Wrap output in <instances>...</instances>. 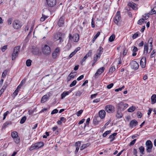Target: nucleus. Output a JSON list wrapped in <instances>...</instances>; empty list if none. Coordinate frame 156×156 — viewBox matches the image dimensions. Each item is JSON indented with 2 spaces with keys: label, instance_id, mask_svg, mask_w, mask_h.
<instances>
[{
  "label": "nucleus",
  "instance_id": "f257e3e1",
  "mask_svg": "<svg viewBox=\"0 0 156 156\" xmlns=\"http://www.w3.org/2000/svg\"><path fill=\"white\" fill-rule=\"evenodd\" d=\"M47 4L48 7L52 8L49 9L50 12L53 13L55 12L56 10L55 7L56 3V0H46Z\"/></svg>",
  "mask_w": 156,
  "mask_h": 156
},
{
  "label": "nucleus",
  "instance_id": "f03ea898",
  "mask_svg": "<svg viewBox=\"0 0 156 156\" xmlns=\"http://www.w3.org/2000/svg\"><path fill=\"white\" fill-rule=\"evenodd\" d=\"M44 145V143L42 142H39L32 144L29 148L30 151L34 149H37L43 147Z\"/></svg>",
  "mask_w": 156,
  "mask_h": 156
},
{
  "label": "nucleus",
  "instance_id": "7ed1b4c3",
  "mask_svg": "<svg viewBox=\"0 0 156 156\" xmlns=\"http://www.w3.org/2000/svg\"><path fill=\"white\" fill-rule=\"evenodd\" d=\"M42 51L43 54L48 55L51 53V50L50 46L47 44H45L42 48Z\"/></svg>",
  "mask_w": 156,
  "mask_h": 156
},
{
  "label": "nucleus",
  "instance_id": "20e7f679",
  "mask_svg": "<svg viewBox=\"0 0 156 156\" xmlns=\"http://www.w3.org/2000/svg\"><path fill=\"white\" fill-rule=\"evenodd\" d=\"M20 46L15 47L14 49L12 55V60H14L15 58L18 56V53L20 51Z\"/></svg>",
  "mask_w": 156,
  "mask_h": 156
},
{
  "label": "nucleus",
  "instance_id": "39448f33",
  "mask_svg": "<svg viewBox=\"0 0 156 156\" xmlns=\"http://www.w3.org/2000/svg\"><path fill=\"white\" fill-rule=\"evenodd\" d=\"M146 150L148 153H150L152 151V148L153 147V144L151 141L148 140L146 142Z\"/></svg>",
  "mask_w": 156,
  "mask_h": 156
},
{
  "label": "nucleus",
  "instance_id": "423d86ee",
  "mask_svg": "<svg viewBox=\"0 0 156 156\" xmlns=\"http://www.w3.org/2000/svg\"><path fill=\"white\" fill-rule=\"evenodd\" d=\"M12 25L13 28L16 29H20L22 25L21 21L17 20H14Z\"/></svg>",
  "mask_w": 156,
  "mask_h": 156
},
{
  "label": "nucleus",
  "instance_id": "0eeeda50",
  "mask_svg": "<svg viewBox=\"0 0 156 156\" xmlns=\"http://www.w3.org/2000/svg\"><path fill=\"white\" fill-rule=\"evenodd\" d=\"M105 110L108 113H112L115 111V108L114 106L112 105H108L105 106Z\"/></svg>",
  "mask_w": 156,
  "mask_h": 156
},
{
  "label": "nucleus",
  "instance_id": "6e6552de",
  "mask_svg": "<svg viewBox=\"0 0 156 156\" xmlns=\"http://www.w3.org/2000/svg\"><path fill=\"white\" fill-rule=\"evenodd\" d=\"M79 36L78 34H75L73 36L71 34H69V39L73 41L74 42H77L79 40Z\"/></svg>",
  "mask_w": 156,
  "mask_h": 156
},
{
  "label": "nucleus",
  "instance_id": "1a4fd4ad",
  "mask_svg": "<svg viewBox=\"0 0 156 156\" xmlns=\"http://www.w3.org/2000/svg\"><path fill=\"white\" fill-rule=\"evenodd\" d=\"M105 67H102L98 69L95 73L94 76H93L94 79H97L104 72L105 70Z\"/></svg>",
  "mask_w": 156,
  "mask_h": 156
},
{
  "label": "nucleus",
  "instance_id": "9d476101",
  "mask_svg": "<svg viewBox=\"0 0 156 156\" xmlns=\"http://www.w3.org/2000/svg\"><path fill=\"white\" fill-rule=\"evenodd\" d=\"M62 33L60 32H59L54 35V40L55 41H57L59 40V42H61L63 41L62 38Z\"/></svg>",
  "mask_w": 156,
  "mask_h": 156
},
{
  "label": "nucleus",
  "instance_id": "9b49d317",
  "mask_svg": "<svg viewBox=\"0 0 156 156\" xmlns=\"http://www.w3.org/2000/svg\"><path fill=\"white\" fill-rule=\"evenodd\" d=\"M139 64L136 61H132L130 63L131 68L133 69L136 70L139 67Z\"/></svg>",
  "mask_w": 156,
  "mask_h": 156
},
{
  "label": "nucleus",
  "instance_id": "f8f14e48",
  "mask_svg": "<svg viewBox=\"0 0 156 156\" xmlns=\"http://www.w3.org/2000/svg\"><path fill=\"white\" fill-rule=\"evenodd\" d=\"M114 19V20L115 23L116 24H118L120 20L121 19L120 12H117Z\"/></svg>",
  "mask_w": 156,
  "mask_h": 156
},
{
  "label": "nucleus",
  "instance_id": "ddd939ff",
  "mask_svg": "<svg viewBox=\"0 0 156 156\" xmlns=\"http://www.w3.org/2000/svg\"><path fill=\"white\" fill-rule=\"evenodd\" d=\"M101 119L98 116H95L94 117L93 119V123L94 124L97 125L100 122Z\"/></svg>",
  "mask_w": 156,
  "mask_h": 156
},
{
  "label": "nucleus",
  "instance_id": "4468645a",
  "mask_svg": "<svg viewBox=\"0 0 156 156\" xmlns=\"http://www.w3.org/2000/svg\"><path fill=\"white\" fill-rule=\"evenodd\" d=\"M146 62V58L143 57L140 61V65L142 68H144L145 67Z\"/></svg>",
  "mask_w": 156,
  "mask_h": 156
},
{
  "label": "nucleus",
  "instance_id": "2eb2a0df",
  "mask_svg": "<svg viewBox=\"0 0 156 156\" xmlns=\"http://www.w3.org/2000/svg\"><path fill=\"white\" fill-rule=\"evenodd\" d=\"M106 112L104 110H101L99 112L98 115L99 117L101 119H103L104 118Z\"/></svg>",
  "mask_w": 156,
  "mask_h": 156
},
{
  "label": "nucleus",
  "instance_id": "dca6fc26",
  "mask_svg": "<svg viewBox=\"0 0 156 156\" xmlns=\"http://www.w3.org/2000/svg\"><path fill=\"white\" fill-rule=\"evenodd\" d=\"M64 18L62 17H61L58 22V26L60 27L62 26L64 24Z\"/></svg>",
  "mask_w": 156,
  "mask_h": 156
},
{
  "label": "nucleus",
  "instance_id": "f3484780",
  "mask_svg": "<svg viewBox=\"0 0 156 156\" xmlns=\"http://www.w3.org/2000/svg\"><path fill=\"white\" fill-rule=\"evenodd\" d=\"M138 124L137 122L135 120H131L129 123L130 127L133 128V126H136Z\"/></svg>",
  "mask_w": 156,
  "mask_h": 156
},
{
  "label": "nucleus",
  "instance_id": "a211bd4d",
  "mask_svg": "<svg viewBox=\"0 0 156 156\" xmlns=\"http://www.w3.org/2000/svg\"><path fill=\"white\" fill-rule=\"evenodd\" d=\"M80 144L81 143L80 141H78L75 143V146L76 147V150L75 152V154H77L78 152L80 147Z\"/></svg>",
  "mask_w": 156,
  "mask_h": 156
},
{
  "label": "nucleus",
  "instance_id": "6ab92c4d",
  "mask_svg": "<svg viewBox=\"0 0 156 156\" xmlns=\"http://www.w3.org/2000/svg\"><path fill=\"white\" fill-rule=\"evenodd\" d=\"M103 48L101 47L100 46L97 51L96 55L100 57L101 55L103 52Z\"/></svg>",
  "mask_w": 156,
  "mask_h": 156
},
{
  "label": "nucleus",
  "instance_id": "aec40b11",
  "mask_svg": "<svg viewBox=\"0 0 156 156\" xmlns=\"http://www.w3.org/2000/svg\"><path fill=\"white\" fill-rule=\"evenodd\" d=\"M12 122L10 121H7L4 123L2 127V129H5L8 126L11 125Z\"/></svg>",
  "mask_w": 156,
  "mask_h": 156
},
{
  "label": "nucleus",
  "instance_id": "412c9836",
  "mask_svg": "<svg viewBox=\"0 0 156 156\" xmlns=\"http://www.w3.org/2000/svg\"><path fill=\"white\" fill-rule=\"evenodd\" d=\"M71 92V90L63 92L61 94V99H63L66 95H68Z\"/></svg>",
  "mask_w": 156,
  "mask_h": 156
},
{
  "label": "nucleus",
  "instance_id": "4be33fe9",
  "mask_svg": "<svg viewBox=\"0 0 156 156\" xmlns=\"http://www.w3.org/2000/svg\"><path fill=\"white\" fill-rule=\"evenodd\" d=\"M48 99V96L46 95L43 96L41 100V103H44Z\"/></svg>",
  "mask_w": 156,
  "mask_h": 156
},
{
  "label": "nucleus",
  "instance_id": "5701e85b",
  "mask_svg": "<svg viewBox=\"0 0 156 156\" xmlns=\"http://www.w3.org/2000/svg\"><path fill=\"white\" fill-rule=\"evenodd\" d=\"M123 115L121 111L118 110L116 115V117L118 119H120L122 117Z\"/></svg>",
  "mask_w": 156,
  "mask_h": 156
},
{
  "label": "nucleus",
  "instance_id": "b1692460",
  "mask_svg": "<svg viewBox=\"0 0 156 156\" xmlns=\"http://www.w3.org/2000/svg\"><path fill=\"white\" fill-rule=\"evenodd\" d=\"M66 119L64 117H62L60 118V120L57 122V123L58 125H61L62 122H65L66 121Z\"/></svg>",
  "mask_w": 156,
  "mask_h": 156
},
{
  "label": "nucleus",
  "instance_id": "393cba45",
  "mask_svg": "<svg viewBox=\"0 0 156 156\" xmlns=\"http://www.w3.org/2000/svg\"><path fill=\"white\" fill-rule=\"evenodd\" d=\"M151 103L152 104H154L156 101V95L153 94L151 98Z\"/></svg>",
  "mask_w": 156,
  "mask_h": 156
},
{
  "label": "nucleus",
  "instance_id": "a878e982",
  "mask_svg": "<svg viewBox=\"0 0 156 156\" xmlns=\"http://www.w3.org/2000/svg\"><path fill=\"white\" fill-rule=\"evenodd\" d=\"M117 134V133H114L113 134H111L109 136V138L112 139L110 141H112L115 139V136Z\"/></svg>",
  "mask_w": 156,
  "mask_h": 156
},
{
  "label": "nucleus",
  "instance_id": "bb28decb",
  "mask_svg": "<svg viewBox=\"0 0 156 156\" xmlns=\"http://www.w3.org/2000/svg\"><path fill=\"white\" fill-rule=\"evenodd\" d=\"M118 105L119 109L123 111V108H124V103L121 102Z\"/></svg>",
  "mask_w": 156,
  "mask_h": 156
},
{
  "label": "nucleus",
  "instance_id": "cd10ccee",
  "mask_svg": "<svg viewBox=\"0 0 156 156\" xmlns=\"http://www.w3.org/2000/svg\"><path fill=\"white\" fill-rule=\"evenodd\" d=\"M76 72L73 73L71 72L68 76V77L70 78V79L73 78L76 76Z\"/></svg>",
  "mask_w": 156,
  "mask_h": 156
},
{
  "label": "nucleus",
  "instance_id": "c85d7f7f",
  "mask_svg": "<svg viewBox=\"0 0 156 156\" xmlns=\"http://www.w3.org/2000/svg\"><path fill=\"white\" fill-rule=\"evenodd\" d=\"M148 45H147V43H145L144 45V53L145 54L146 53V54L148 52Z\"/></svg>",
  "mask_w": 156,
  "mask_h": 156
},
{
  "label": "nucleus",
  "instance_id": "c756f323",
  "mask_svg": "<svg viewBox=\"0 0 156 156\" xmlns=\"http://www.w3.org/2000/svg\"><path fill=\"white\" fill-rule=\"evenodd\" d=\"M18 136V133L16 131H13L11 133V136L13 138H16Z\"/></svg>",
  "mask_w": 156,
  "mask_h": 156
},
{
  "label": "nucleus",
  "instance_id": "7c9ffc66",
  "mask_svg": "<svg viewBox=\"0 0 156 156\" xmlns=\"http://www.w3.org/2000/svg\"><path fill=\"white\" fill-rule=\"evenodd\" d=\"M90 145V144L89 143H87L85 144H84L82 145V146L80 147V150L82 151L84 149Z\"/></svg>",
  "mask_w": 156,
  "mask_h": 156
},
{
  "label": "nucleus",
  "instance_id": "2f4dec72",
  "mask_svg": "<svg viewBox=\"0 0 156 156\" xmlns=\"http://www.w3.org/2000/svg\"><path fill=\"white\" fill-rule=\"evenodd\" d=\"M100 34V32H98L97 33V34L94 36L92 40V42L93 43H94V41L99 36V35Z\"/></svg>",
  "mask_w": 156,
  "mask_h": 156
},
{
  "label": "nucleus",
  "instance_id": "473e14b6",
  "mask_svg": "<svg viewBox=\"0 0 156 156\" xmlns=\"http://www.w3.org/2000/svg\"><path fill=\"white\" fill-rule=\"evenodd\" d=\"M135 110V108L133 106H132L128 109V111L129 112H133Z\"/></svg>",
  "mask_w": 156,
  "mask_h": 156
},
{
  "label": "nucleus",
  "instance_id": "72a5a7b5",
  "mask_svg": "<svg viewBox=\"0 0 156 156\" xmlns=\"http://www.w3.org/2000/svg\"><path fill=\"white\" fill-rule=\"evenodd\" d=\"M129 6L131 7L133 9L136 10V5L134 3H130L128 4Z\"/></svg>",
  "mask_w": 156,
  "mask_h": 156
},
{
  "label": "nucleus",
  "instance_id": "f704fd0d",
  "mask_svg": "<svg viewBox=\"0 0 156 156\" xmlns=\"http://www.w3.org/2000/svg\"><path fill=\"white\" fill-rule=\"evenodd\" d=\"M7 86L8 82H5L4 83V85L3 86L2 88L1 89V90L4 91L5 90Z\"/></svg>",
  "mask_w": 156,
  "mask_h": 156
},
{
  "label": "nucleus",
  "instance_id": "c9c22d12",
  "mask_svg": "<svg viewBox=\"0 0 156 156\" xmlns=\"http://www.w3.org/2000/svg\"><path fill=\"white\" fill-rule=\"evenodd\" d=\"M139 149L140 152L142 154H144V147L143 146H141L139 147Z\"/></svg>",
  "mask_w": 156,
  "mask_h": 156
},
{
  "label": "nucleus",
  "instance_id": "e433bc0d",
  "mask_svg": "<svg viewBox=\"0 0 156 156\" xmlns=\"http://www.w3.org/2000/svg\"><path fill=\"white\" fill-rule=\"evenodd\" d=\"M115 36L114 34L112 35L109 38V41L110 42H112L114 40Z\"/></svg>",
  "mask_w": 156,
  "mask_h": 156
},
{
  "label": "nucleus",
  "instance_id": "4c0bfd02",
  "mask_svg": "<svg viewBox=\"0 0 156 156\" xmlns=\"http://www.w3.org/2000/svg\"><path fill=\"white\" fill-rule=\"evenodd\" d=\"M32 61L30 59H28L26 61V65L27 66H30L31 64Z\"/></svg>",
  "mask_w": 156,
  "mask_h": 156
},
{
  "label": "nucleus",
  "instance_id": "58836bf2",
  "mask_svg": "<svg viewBox=\"0 0 156 156\" xmlns=\"http://www.w3.org/2000/svg\"><path fill=\"white\" fill-rule=\"evenodd\" d=\"M14 142L17 144H18L20 143V137L18 136L16 138H14Z\"/></svg>",
  "mask_w": 156,
  "mask_h": 156
},
{
  "label": "nucleus",
  "instance_id": "ea45409f",
  "mask_svg": "<svg viewBox=\"0 0 156 156\" xmlns=\"http://www.w3.org/2000/svg\"><path fill=\"white\" fill-rule=\"evenodd\" d=\"M156 50L154 49L151 52L150 55V57L152 58L154 57L156 55Z\"/></svg>",
  "mask_w": 156,
  "mask_h": 156
},
{
  "label": "nucleus",
  "instance_id": "a19ab883",
  "mask_svg": "<svg viewBox=\"0 0 156 156\" xmlns=\"http://www.w3.org/2000/svg\"><path fill=\"white\" fill-rule=\"evenodd\" d=\"M26 119V117L25 116L23 117L20 120V123L21 124L23 123Z\"/></svg>",
  "mask_w": 156,
  "mask_h": 156
},
{
  "label": "nucleus",
  "instance_id": "79ce46f5",
  "mask_svg": "<svg viewBox=\"0 0 156 156\" xmlns=\"http://www.w3.org/2000/svg\"><path fill=\"white\" fill-rule=\"evenodd\" d=\"M153 41V39L152 38H150L148 41V43H149V45L150 47H151L152 46V42Z\"/></svg>",
  "mask_w": 156,
  "mask_h": 156
},
{
  "label": "nucleus",
  "instance_id": "37998d69",
  "mask_svg": "<svg viewBox=\"0 0 156 156\" xmlns=\"http://www.w3.org/2000/svg\"><path fill=\"white\" fill-rule=\"evenodd\" d=\"M111 132L110 130H107L105 131L103 134V136L104 137H106L107 135L109 134Z\"/></svg>",
  "mask_w": 156,
  "mask_h": 156
},
{
  "label": "nucleus",
  "instance_id": "c03bdc74",
  "mask_svg": "<svg viewBox=\"0 0 156 156\" xmlns=\"http://www.w3.org/2000/svg\"><path fill=\"white\" fill-rule=\"evenodd\" d=\"M7 74V71L6 70H5L2 74V77L4 78Z\"/></svg>",
  "mask_w": 156,
  "mask_h": 156
},
{
  "label": "nucleus",
  "instance_id": "a18cd8bd",
  "mask_svg": "<svg viewBox=\"0 0 156 156\" xmlns=\"http://www.w3.org/2000/svg\"><path fill=\"white\" fill-rule=\"evenodd\" d=\"M144 19H140L137 22V24L139 25H141L144 23Z\"/></svg>",
  "mask_w": 156,
  "mask_h": 156
},
{
  "label": "nucleus",
  "instance_id": "49530a36",
  "mask_svg": "<svg viewBox=\"0 0 156 156\" xmlns=\"http://www.w3.org/2000/svg\"><path fill=\"white\" fill-rule=\"evenodd\" d=\"M77 83L76 80H73L72 83L70 84L69 86L70 87H72L76 85Z\"/></svg>",
  "mask_w": 156,
  "mask_h": 156
},
{
  "label": "nucleus",
  "instance_id": "de8ad7c7",
  "mask_svg": "<svg viewBox=\"0 0 156 156\" xmlns=\"http://www.w3.org/2000/svg\"><path fill=\"white\" fill-rule=\"evenodd\" d=\"M156 13V7H154L151 10V14H154Z\"/></svg>",
  "mask_w": 156,
  "mask_h": 156
},
{
  "label": "nucleus",
  "instance_id": "09e8293b",
  "mask_svg": "<svg viewBox=\"0 0 156 156\" xmlns=\"http://www.w3.org/2000/svg\"><path fill=\"white\" fill-rule=\"evenodd\" d=\"M92 55V51L91 50H90L86 54L85 56L87 58L91 56Z\"/></svg>",
  "mask_w": 156,
  "mask_h": 156
},
{
  "label": "nucleus",
  "instance_id": "8fccbe9b",
  "mask_svg": "<svg viewBox=\"0 0 156 156\" xmlns=\"http://www.w3.org/2000/svg\"><path fill=\"white\" fill-rule=\"evenodd\" d=\"M100 57L97 55H95V56L94 57L93 60V62H96L98 58H100Z\"/></svg>",
  "mask_w": 156,
  "mask_h": 156
},
{
  "label": "nucleus",
  "instance_id": "3c124183",
  "mask_svg": "<svg viewBox=\"0 0 156 156\" xmlns=\"http://www.w3.org/2000/svg\"><path fill=\"white\" fill-rule=\"evenodd\" d=\"M124 88L125 86H123L121 87H120L119 88L115 89V92H118L119 91L122 90V89H124Z\"/></svg>",
  "mask_w": 156,
  "mask_h": 156
},
{
  "label": "nucleus",
  "instance_id": "603ef678",
  "mask_svg": "<svg viewBox=\"0 0 156 156\" xmlns=\"http://www.w3.org/2000/svg\"><path fill=\"white\" fill-rule=\"evenodd\" d=\"M136 140V139H134L133 140H132V141H131L130 143L129 146H132L135 143Z\"/></svg>",
  "mask_w": 156,
  "mask_h": 156
},
{
  "label": "nucleus",
  "instance_id": "864d4df0",
  "mask_svg": "<svg viewBox=\"0 0 156 156\" xmlns=\"http://www.w3.org/2000/svg\"><path fill=\"white\" fill-rule=\"evenodd\" d=\"M47 17L44 15H43L40 18L41 21H44L47 18Z\"/></svg>",
  "mask_w": 156,
  "mask_h": 156
},
{
  "label": "nucleus",
  "instance_id": "5fc2aeb1",
  "mask_svg": "<svg viewBox=\"0 0 156 156\" xmlns=\"http://www.w3.org/2000/svg\"><path fill=\"white\" fill-rule=\"evenodd\" d=\"M83 110H80L76 113V115L78 116H79L80 115L83 113Z\"/></svg>",
  "mask_w": 156,
  "mask_h": 156
},
{
  "label": "nucleus",
  "instance_id": "6e6d98bb",
  "mask_svg": "<svg viewBox=\"0 0 156 156\" xmlns=\"http://www.w3.org/2000/svg\"><path fill=\"white\" fill-rule=\"evenodd\" d=\"M7 45H5L2 48H1V50L2 52H4L5 50L7 48Z\"/></svg>",
  "mask_w": 156,
  "mask_h": 156
},
{
  "label": "nucleus",
  "instance_id": "4d7b16f0",
  "mask_svg": "<svg viewBox=\"0 0 156 156\" xmlns=\"http://www.w3.org/2000/svg\"><path fill=\"white\" fill-rule=\"evenodd\" d=\"M90 121V118H88L87 119L86 122V123H84V125H84V127H85L87 125H89Z\"/></svg>",
  "mask_w": 156,
  "mask_h": 156
},
{
  "label": "nucleus",
  "instance_id": "13d9d810",
  "mask_svg": "<svg viewBox=\"0 0 156 156\" xmlns=\"http://www.w3.org/2000/svg\"><path fill=\"white\" fill-rule=\"evenodd\" d=\"M115 70V68L114 66L112 67L109 69V72L111 73H113Z\"/></svg>",
  "mask_w": 156,
  "mask_h": 156
},
{
  "label": "nucleus",
  "instance_id": "bf43d9fd",
  "mask_svg": "<svg viewBox=\"0 0 156 156\" xmlns=\"http://www.w3.org/2000/svg\"><path fill=\"white\" fill-rule=\"evenodd\" d=\"M58 112V110L57 109L53 110L51 112V114L53 115L57 113Z\"/></svg>",
  "mask_w": 156,
  "mask_h": 156
},
{
  "label": "nucleus",
  "instance_id": "052dcab7",
  "mask_svg": "<svg viewBox=\"0 0 156 156\" xmlns=\"http://www.w3.org/2000/svg\"><path fill=\"white\" fill-rule=\"evenodd\" d=\"M12 18H10L8 19L7 21V23L9 25H10L12 23Z\"/></svg>",
  "mask_w": 156,
  "mask_h": 156
},
{
  "label": "nucleus",
  "instance_id": "680f3d73",
  "mask_svg": "<svg viewBox=\"0 0 156 156\" xmlns=\"http://www.w3.org/2000/svg\"><path fill=\"white\" fill-rule=\"evenodd\" d=\"M114 85V84L113 83H110V84L108 85L107 86V88L108 89H111L112 87Z\"/></svg>",
  "mask_w": 156,
  "mask_h": 156
},
{
  "label": "nucleus",
  "instance_id": "e2e57ef3",
  "mask_svg": "<svg viewBox=\"0 0 156 156\" xmlns=\"http://www.w3.org/2000/svg\"><path fill=\"white\" fill-rule=\"evenodd\" d=\"M76 53L75 51H73L69 55V58H72Z\"/></svg>",
  "mask_w": 156,
  "mask_h": 156
},
{
  "label": "nucleus",
  "instance_id": "0e129e2a",
  "mask_svg": "<svg viewBox=\"0 0 156 156\" xmlns=\"http://www.w3.org/2000/svg\"><path fill=\"white\" fill-rule=\"evenodd\" d=\"M82 94V92H81L80 91H77L76 95V96H80Z\"/></svg>",
  "mask_w": 156,
  "mask_h": 156
},
{
  "label": "nucleus",
  "instance_id": "69168bd1",
  "mask_svg": "<svg viewBox=\"0 0 156 156\" xmlns=\"http://www.w3.org/2000/svg\"><path fill=\"white\" fill-rule=\"evenodd\" d=\"M127 51V50L126 48L124 49L123 54L124 56L126 55Z\"/></svg>",
  "mask_w": 156,
  "mask_h": 156
},
{
  "label": "nucleus",
  "instance_id": "338daca9",
  "mask_svg": "<svg viewBox=\"0 0 156 156\" xmlns=\"http://www.w3.org/2000/svg\"><path fill=\"white\" fill-rule=\"evenodd\" d=\"M84 77V76L83 75H81L79 77L77 78V80L78 81H79L82 79Z\"/></svg>",
  "mask_w": 156,
  "mask_h": 156
},
{
  "label": "nucleus",
  "instance_id": "774afa93",
  "mask_svg": "<svg viewBox=\"0 0 156 156\" xmlns=\"http://www.w3.org/2000/svg\"><path fill=\"white\" fill-rule=\"evenodd\" d=\"M138 36V34L137 33L134 34L133 36L132 37L133 39L136 38Z\"/></svg>",
  "mask_w": 156,
  "mask_h": 156
}]
</instances>
